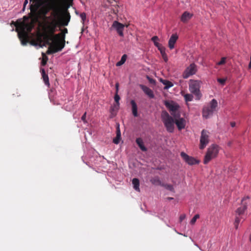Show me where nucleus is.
Segmentation results:
<instances>
[{
	"label": "nucleus",
	"instance_id": "33",
	"mask_svg": "<svg viewBox=\"0 0 251 251\" xmlns=\"http://www.w3.org/2000/svg\"><path fill=\"white\" fill-rule=\"evenodd\" d=\"M226 57H223L221 58V60L217 63V65H222L226 63Z\"/></svg>",
	"mask_w": 251,
	"mask_h": 251
},
{
	"label": "nucleus",
	"instance_id": "41",
	"mask_svg": "<svg viewBox=\"0 0 251 251\" xmlns=\"http://www.w3.org/2000/svg\"><path fill=\"white\" fill-rule=\"evenodd\" d=\"M186 216L185 214H182L179 217V221L181 222L183 220L185 219Z\"/></svg>",
	"mask_w": 251,
	"mask_h": 251
},
{
	"label": "nucleus",
	"instance_id": "11",
	"mask_svg": "<svg viewBox=\"0 0 251 251\" xmlns=\"http://www.w3.org/2000/svg\"><path fill=\"white\" fill-rule=\"evenodd\" d=\"M209 132L206 130L203 129L201 132L200 138V149L203 150L209 142Z\"/></svg>",
	"mask_w": 251,
	"mask_h": 251
},
{
	"label": "nucleus",
	"instance_id": "4",
	"mask_svg": "<svg viewBox=\"0 0 251 251\" xmlns=\"http://www.w3.org/2000/svg\"><path fill=\"white\" fill-rule=\"evenodd\" d=\"M248 199L249 197H248L243 198L242 201L243 204L242 206L238 208L236 211L235 220L234 223V226L236 229L238 228L239 224L241 219H244V213L247 208V203L244 202V201H245L246 199Z\"/></svg>",
	"mask_w": 251,
	"mask_h": 251
},
{
	"label": "nucleus",
	"instance_id": "40",
	"mask_svg": "<svg viewBox=\"0 0 251 251\" xmlns=\"http://www.w3.org/2000/svg\"><path fill=\"white\" fill-rule=\"evenodd\" d=\"M86 112H85L84 114L82 115V116L81 117V120L83 121L84 123H86Z\"/></svg>",
	"mask_w": 251,
	"mask_h": 251
},
{
	"label": "nucleus",
	"instance_id": "30",
	"mask_svg": "<svg viewBox=\"0 0 251 251\" xmlns=\"http://www.w3.org/2000/svg\"><path fill=\"white\" fill-rule=\"evenodd\" d=\"M126 58H127L126 55L124 54L122 56V58H121L120 61L117 63L116 66H121L122 65H123V64H124L126 61Z\"/></svg>",
	"mask_w": 251,
	"mask_h": 251
},
{
	"label": "nucleus",
	"instance_id": "27",
	"mask_svg": "<svg viewBox=\"0 0 251 251\" xmlns=\"http://www.w3.org/2000/svg\"><path fill=\"white\" fill-rule=\"evenodd\" d=\"M161 82L165 85V89H168L173 86V84L170 81L167 80H161Z\"/></svg>",
	"mask_w": 251,
	"mask_h": 251
},
{
	"label": "nucleus",
	"instance_id": "35",
	"mask_svg": "<svg viewBox=\"0 0 251 251\" xmlns=\"http://www.w3.org/2000/svg\"><path fill=\"white\" fill-rule=\"evenodd\" d=\"M151 183L152 184H159L161 183V181L158 178H154L151 179Z\"/></svg>",
	"mask_w": 251,
	"mask_h": 251
},
{
	"label": "nucleus",
	"instance_id": "17",
	"mask_svg": "<svg viewBox=\"0 0 251 251\" xmlns=\"http://www.w3.org/2000/svg\"><path fill=\"white\" fill-rule=\"evenodd\" d=\"M17 32H18V37L21 41V44L23 46L26 45L27 43L29 41L27 34H25L24 32H20L19 31Z\"/></svg>",
	"mask_w": 251,
	"mask_h": 251
},
{
	"label": "nucleus",
	"instance_id": "29",
	"mask_svg": "<svg viewBox=\"0 0 251 251\" xmlns=\"http://www.w3.org/2000/svg\"><path fill=\"white\" fill-rule=\"evenodd\" d=\"M186 102L191 101L193 99V96L191 94L182 95Z\"/></svg>",
	"mask_w": 251,
	"mask_h": 251
},
{
	"label": "nucleus",
	"instance_id": "24",
	"mask_svg": "<svg viewBox=\"0 0 251 251\" xmlns=\"http://www.w3.org/2000/svg\"><path fill=\"white\" fill-rule=\"evenodd\" d=\"M130 104L132 107V114L134 117H136L138 116L137 112V105L134 100H131L130 101Z\"/></svg>",
	"mask_w": 251,
	"mask_h": 251
},
{
	"label": "nucleus",
	"instance_id": "43",
	"mask_svg": "<svg viewBox=\"0 0 251 251\" xmlns=\"http://www.w3.org/2000/svg\"><path fill=\"white\" fill-rule=\"evenodd\" d=\"M115 87H116V93H115V94H118V92H119V83H116Z\"/></svg>",
	"mask_w": 251,
	"mask_h": 251
},
{
	"label": "nucleus",
	"instance_id": "20",
	"mask_svg": "<svg viewBox=\"0 0 251 251\" xmlns=\"http://www.w3.org/2000/svg\"><path fill=\"white\" fill-rule=\"evenodd\" d=\"M192 14L187 11H185L182 14L181 17V21L183 23H187L189 20H190L192 18Z\"/></svg>",
	"mask_w": 251,
	"mask_h": 251
},
{
	"label": "nucleus",
	"instance_id": "36",
	"mask_svg": "<svg viewBox=\"0 0 251 251\" xmlns=\"http://www.w3.org/2000/svg\"><path fill=\"white\" fill-rule=\"evenodd\" d=\"M147 78L148 79L149 82L151 83V84H155V83H156V81L155 80H154V79L153 78H151V77H150V76H147Z\"/></svg>",
	"mask_w": 251,
	"mask_h": 251
},
{
	"label": "nucleus",
	"instance_id": "3",
	"mask_svg": "<svg viewBox=\"0 0 251 251\" xmlns=\"http://www.w3.org/2000/svg\"><path fill=\"white\" fill-rule=\"evenodd\" d=\"M217 101L215 99H212L209 103L203 106L202 111V116L206 119L209 118L217 110Z\"/></svg>",
	"mask_w": 251,
	"mask_h": 251
},
{
	"label": "nucleus",
	"instance_id": "18",
	"mask_svg": "<svg viewBox=\"0 0 251 251\" xmlns=\"http://www.w3.org/2000/svg\"><path fill=\"white\" fill-rule=\"evenodd\" d=\"M178 38V37L176 34H173L171 35L168 42V46L170 50H172L175 48V45Z\"/></svg>",
	"mask_w": 251,
	"mask_h": 251
},
{
	"label": "nucleus",
	"instance_id": "21",
	"mask_svg": "<svg viewBox=\"0 0 251 251\" xmlns=\"http://www.w3.org/2000/svg\"><path fill=\"white\" fill-rule=\"evenodd\" d=\"M120 100V97L118 95V94H115L114 96V100L116 102V104L111 108V111H113L115 109L117 111L119 109L120 103L119 100Z\"/></svg>",
	"mask_w": 251,
	"mask_h": 251
},
{
	"label": "nucleus",
	"instance_id": "34",
	"mask_svg": "<svg viewBox=\"0 0 251 251\" xmlns=\"http://www.w3.org/2000/svg\"><path fill=\"white\" fill-rule=\"evenodd\" d=\"M200 215L199 214H196L194 216V217L191 219L190 221V224L191 225H194L196 223V220L199 218Z\"/></svg>",
	"mask_w": 251,
	"mask_h": 251
},
{
	"label": "nucleus",
	"instance_id": "2",
	"mask_svg": "<svg viewBox=\"0 0 251 251\" xmlns=\"http://www.w3.org/2000/svg\"><path fill=\"white\" fill-rule=\"evenodd\" d=\"M161 120L168 132L172 133L175 128V120L166 111H163L161 114Z\"/></svg>",
	"mask_w": 251,
	"mask_h": 251
},
{
	"label": "nucleus",
	"instance_id": "31",
	"mask_svg": "<svg viewBox=\"0 0 251 251\" xmlns=\"http://www.w3.org/2000/svg\"><path fill=\"white\" fill-rule=\"evenodd\" d=\"M43 54V59L41 62V65L42 66H45L47 64V61L48 60V57L44 53Z\"/></svg>",
	"mask_w": 251,
	"mask_h": 251
},
{
	"label": "nucleus",
	"instance_id": "32",
	"mask_svg": "<svg viewBox=\"0 0 251 251\" xmlns=\"http://www.w3.org/2000/svg\"><path fill=\"white\" fill-rule=\"evenodd\" d=\"M151 40L153 42L155 46L156 47V44H160L158 41L159 40L158 37L157 36H153L151 39Z\"/></svg>",
	"mask_w": 251,
	"mask_h": 251
},
{
	"label": "nucleus",
	"instance_id": "1",
	"mask_svg": "<svg viewBox=\"0 0 251 251\" xmlns=\"http://www.w3.org/2000/svg\"><path fill=\"white\" fill-rule=\"evenodd\" d=\"M61 6L59 1L57 0H51L46 6L43 7L40 11L42 14L45 15L50 10H52L55 14V16H58L59 13L61 12ZM71 15L67 9L61 11V16L58 20H54L50 22L47 26L49 33L50 34V36L45 35V39L49 40L52 39L54 35V33L56 31L57 27L60 26H67L70 21Z\"/></svg>",
	"mask_w": 251,
	"mask_h": 251
},
{
	"label": "nucleus",
	"instance_id": "19",
	"mask_svg": "<svg viewBox=\"0 0 251 251\" xmlns=\"http://www.w3.org/2000/svg\"><path fill=\"white\" fill-rule=\"evenodd\" d=\"M140 87L143 90V91L150 98H153L154 95L153 94V91L147 86L141 84L140 85Z\"/></svg>",
	"mask_w": 251,
	"mask_h": 251
},
{
	"label": "nucleus",
	"instance_id": "39",
	"mask_svg": "<svg viewBox=\"0 0 251 251\" xmlns=\"http://www.w3.org/2000/svg\"><path fill=\"white\" fill-rule=\"evenodd\" d=\"M81 18V20L82 21V23L83 24L84 23L85 21L86 20V14L85 13H82L80 14V15Z\"/></svg>",
	"mask_w": 251,
	"mask_h": 251
},
{
	"label": "nucleus",
	"instance_id": "42",
	"mask_svg": "<svg viewBox=\"0 0 251 251\" xmlns=\"http://www.w3.org/2000/svg\"><path fill=\"white\" fill-rule=\"evenodd\" d=\"M162 58L164 59L165 62H166L168 61V57H167V55L166 54L162 55Z\"/></svg>",
	"mask_w": 251,
	"mask_h": 251
},
{
	"label": "nucleus",
	"instance_id": "26",
	"mask_svg": "<svg viewBox=\"0 0 251 251\" xmlns=\"http://www.w3.org/2000/svg\"><path fill=\"white\" fill-rule=\"evenodd\" d=\"M132 184L133 185V188L134 189L139 192L140 191V188H139V180L138 178H134L132 179Z\"/></svg>",
	"mask_w": 251,
	"mask_h": 251
},
{
	"label": "nucleus",
	"instance_id": "13",
	"mask_svg": "<svg viewBox=\"0 0 251 251\" xmlns=\"http://www.w3.org/2000/svg\"><path fill=\"white\" fill-rule=\"evenodd\" d=\"M197 66L194 63L191 64L184 71L183 73V77L187 78L190 76L193 75L197 72Z\"/></svg>",
	"mask_w": 251,
	"mask_h": 251
},
{
	"label": "nucleus",
	"instance_id": "7",
	"mask_svg": "<svg viewBox=\"0 0 251 251\" xmlns=\"http://www.w3.org/2000/svg\"><path fill=\"white\" fill-rule=\"evenodd\" d=\"M36 21V20H33V19H32V22L29 23L22 22L18 25H16V31L20 32H24L28 34V33L31 31L34 27V23Z\"/></svg>",
	"mask_w": 251,
	"mask_h": 251
},
{
	"label": "nucleus",
	"instance_id": "5",
	"mask_svg": "<svg viewBox=\"0 0 251 251\" xmlns=\"http://www.w3.org/2000/svg\"><path fill=\"white\" fill-rule=\"evenodd\" d=\"M201 81L200 80L190 79L189 83V90L190 92L194 94L197 100H200L201 97V94L200 91Z\"/></svg>",
	"mask_w": 251,
	"mask_h": 251
},
{
	"label": "nucleus",
	"instance_id": "23",
	"mask_svg": "<svg viewBox=\"0 0 251 251\" xmlns=\"http://www.w3.org/2000/svg\"><path fill=\"white\" fill-rule=\"evenodd\" d=\"M41 71L42 77L44 81L45 84L47 86L49 87L50 86V82H49V79L48 75L46 73L44 69H41Z\"/></svg>",
	"mask_w": 251,
	"mask_h": 251
},
{
	"label": "nucleus",
	"instance_id": "6",
	"mask_svg": "<svg viewBox=\"0 0 251 251\" xmlns=\"http://www.w3.org/2000/svg\"><path fill=\"white\" fill-rule=\"evenodd\" d=\"M219 152L218 147L215 145L210 146L204 156L203 163L207 164L211 160L217 156Z\"/></svg>",
	"mask_w": 251,
	"mask_h": 251
},
{
	"label": "nucleus",
	"instance_id": "8",
	"mask_svg": "<svg viewBox=\"0 0 251 251\" xmlns=\"http://www.w3.org/2000/svg\"><path fill=\"white\" fill-rule=\"evenodd\" d=\"M43 4V0H36L34 4L30 5L31 17L33 20L37 21L39 16V9Z\"/></svg>",
	"mask_w": 251,
	"mask_h": 251
},
{
	"label": "nucleus",
	"instance_id": "15",
	"mask_svg": "<svg viewBox=\"0 0 251 251\" xmlns=\"http://www.w3.org/2000/svg\"><path fill=\"white\" fill-rule=\"evenodd\" d=\"M180 156L183 158V159L189 165H192L198 163L197 160L194 158L189 156L184 152H181Z\"/></svg>",
	"mask_w": 251,
	"mask_h": 251
},
{
	"label": "nucleus",
	"instance_id": "25",
	"mask_svg": "<svg viewBox=\"0 0 251 251\" xmlns=\"http://www.w3.org/2000/svg\"><path fill=\"white\" fill-rule=\"evenodd\" d=\"M136 142L137 144L138 145L140 149L142 151H147V148L145 147V146L144 145L143 141L141 138H137L136 140Z\"/></svg>",
	"mask_w": 251,
	"mask_h": 251
},
{
	"label": "nucleus",
	"instance_id": "14",
	"mask_svg": "<svg viewBox=\"0 0 251 251\" xmlns=\"http://www.w3.org/2000/svg\"><path fill=\"white\" fill-rule=\"evenodd\" d=\"M112 27L116 30L120 36H124L123 30L125 27L124 24L115 21L113 22Z\"/></svg>",
	"mask_w": 251,
	"mask_h": 251
},
{
	"label": "nucleus",
	"instance_id": "28",
	"mask_svg": "<svg viewBox=\"0 0 251 251\" xmlns=\"http://www.w3.org/2000/svg\"><path fill=\"white\" fill-rule=\"evenodd\" d=\"M156 47L157 48L158 50L160 51L161 55L166 54L165 52L166 49L161 44H156Z\"/></svg>",
	"mask_w": 251,
	"mask_h": 251
},
{
	"label": "nucleus",
	"instance_id": "38",
	"mask_svg": "<svg viewBox=\"0 0 251 251\" xmlns=\"http://www.w3.org/2000/svg\"><path fill=\"white\" fill-rule=\"evenodd\" d=\"M226 78H219L217 79V81L218 82H219L222 85H224L226 81Z\"/></svg>",
	"mask_w": 251,
	"mask_h": 251
},
{
	"label": "nucleus",
	"instance_id": "9",
	"mask_svg": "<svg viewBox=\"0 0 251 251\" xmlns=\"http://www.w3.org/2000/svg\"><path fill=\"white\" fill-rule=\"evenodd\" d=\"M165 105L170 111L171 115L174 118H177L180 116V113L178 111V109L179 107L178 104L173 101H165Z\"/></svg>",
	"mask_w": 251,
	"mask_h": 251
},
{
	"label": "nucleus",
	"instance_id": "10",
	"mask_svg": "<svg viewBox=\"0 0 251 251\" xmlns=\"http://www.w3.org/2000/svg\"><path fill=\"white\" fill-rule=\"evenodd\" d=\"M50 40L52 41V44H50L49 42V40H47V43L50 45V47L47 51V53L48 54L54 53L61 51L64 48L63 45H61L58 42L53 40L52 38L50 39Z\"/></svg>",
	"mask_w": 251,
	"mask_h": 251
},
{
	"label": "nucleus",
	"instance_id": "22",
	"mask_svg": "<svg viewBox=\"0 0 251 251\" xmlns=\"http://www.w3.org/2000/svg\"><path fill=\"white\" fill-rule=\"evenodd\" d=\"M121 134L119 125H118L116 127V137L113 139V143L115 144H119L121 139Z\"/></svg>",
	"mask_w": 251,
	"mask_h": 251
},
{
	"label": "nucleus",
	"instance_id": "16",
	"mask_svg": "<svg viewBox=\"0 0 251 251\" xmlns=\"http://www.w3.org/2000/svg\"><path fill=\"white\" fill-rule=\"evenodd\" d=\"M175 120V124L176 125L178 130H180L185 128L186 126V121L183 118L180 117L177 118H174Z\"/></svg>",
	"mask_w": 251,
	"mask_h": 251
},
{
	"label": "nucleus",
	"instance_id": "12",
	"mask_svg": "<svg viewBox=\"0 0 251 251\" xmlns=\"http://www.w3.org/2000/svg\"><path fill=\"white\" fill-rule=\"evenodd\" d=\"M68 33V29L66 28H64L61 30V32L56 34H55L52 39L58 42L61 45H63L64 47L65 45V35Z\"/></svg>",
	"mask_w": 251,
	"mask_h": 251
},
{
	"label": "nucleus",
	"instance_id": "45",
	"mask_svg": "<svg viewBox=\"0 0 251 251\" xmlns=\"http://www.w3.org/2000/svg\"><path fill=\"white\" fill-rule=\"evenodd\" d=\"M107 2L110 4H113V3H116V1L115 0H107Z\"/></svg>",
	"mask_w": 251,
	"mask_h": 251
},
{
	"label": "nucleus",
	"instance_id": "37",
	"mask_svg": "<svg viewBox=\"0 0 251 251\" xmlns=\"http://www.w3.org/2000/svg\"><path fill=\"white\" fill-rule=\"evenodd\" d=\"M164 186H165V187L167 189H168V190H170L171 191H174V187H173L172 185H171V184H166V185H164Z\"/></svg>",
	"mask_w": 251,
	"mask_h": 251
},
{
	"label": "nucleus",
	"instance_id": "44",
	"mask_svg": "<svg viewBox=\"0 0 251 251\" xmlns=\"http://www.w3.org/2000/svg\"><path fill=\"white\" fill-rule=\"evenodd\" d=\"M30 1H32V0H30ZM27 3H28V0H25L24 1V3L23 10H24V9L25 8V7L26 5L27 4Z\"/></svg>",
	"mask_w": 251,
	"mask_h": 251
},
{
	"label": "nucleus",
	"instance_id": "47",
	"mask_svg": "<svg viewBox=\"0 0 251 251\" xmlns=\"http://www.w3.org/2000/svg\"><path fill=\"white\" fill-rule=\"evenodd\" d=\"M167 199H168V200H172V199H173V198H170V197H169V198H168Z\"/></svg>",
	"mask_w": 251,
	"mask_h": 251
},
{
	"label": "nucleus",
	"instance_id": "46",
	"mask_svg": "<svg viewBox=\"0 0 251 251\" xmlns=\"http://www.w3.org/2000/svg\"><path fill=\"white\" fill-rule=\"evenodd\" d=\"M230 125L232 127H234V126H235L236 123L235 122H231Z\"/></svg>",
	"mask_w": 251,
	"mask_h": 251
}]
</instances>
